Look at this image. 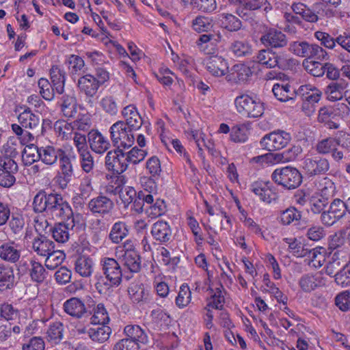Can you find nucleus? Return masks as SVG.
I'll use <instances>...</instances> for the list:
<instances>
[{"label": "nucleus", "instance_id": "nucleus-1", "mask_svg": "<svg viewBox=\"0 0 350 350\" xmlns=\"http://www.w3.org/2000/svg\"><path fill=\"white\" fill-rule=\"evenodd\" d=\"M33 208L35 212H45L53 219H66L72 215L68 203L57 193L39 192L33 198Z\"/></svg>", "mask_w": 350, "mask_h": 350}, {"label": "nucleus", "instance_id": "nucleus-2", "mask_svg": "<svg viewBox=\"0 0 350 350\" xmlns=\"http://www.w3.org/2000/svg\"><path fill=\"white\" fill-rule=\"evenodd\" d=\"M255 61L267 68L285 70L293 64L294 59L290 57L286 50L273 51L266 48L258 51Z\"/></svg>", "mask_w": 350, "mask_h": 350}, {"label": "nucleus", "instance_id": "nucleus-3", "mask_svg": "<svg viewBox=\"0 0 350 350\" xmlns=\"http://www.w3.org/2000/svg\"><path fill=\"white\" fill-rule=\"evenodd\" d=\"M74 124L78 130L75 133L74 143L80 155L81 167L85 172H88V159L86 157L88 155V133L85 130L88 125V116H86V113L80 112Z\"/></svg>", "mask_w": 350, "mask_h": 350}, {"label": "nucleus", "instance_id": "nucleus-4", "mask_svg": "<svg viewBox=\"0 0 350 350\" xmlns=\"http://www.w3.org/2000/svg\"><path fill=\"white\" fill-rule=\"evenodd\" d=\"M237 111L247 118H258L265 111V103L258 98H253L247 94H242L234 100Z\"/></svg>", "mask_w": 350, "mask_h": 350}, {"label": "nucleus", "instance_id": "nucleus-5", "mask_svg": "<svg viewBox=\"0 0 350 350\" xmlns=\"http://www.w3.org/2000/svg\"><path fill=\"white\" fill-rule=\"evenodd\" d=\"M272 180L284 189L297 188L302 182V176L295 167L287 166L275 169L271 174Z\"/></svg>", "mask_w": 350, "mask_h": 350}, {"label": "nucleus", "instance_id": "nucleus-6", "mask_svg": "<svg viewBox=\"0 0 350 350\" xmlns=\"http://www.w3.org/2000/svg\"><path fill=\"white\" fill-rule=\"evenodd\" d=\"M291 140L289 133L276 130L265 135L260 142L261 147L268 151H275L286 147Z\"/></svg>", "mask_w": 350, "mask_h": 350}, {"label": "nucleus", "instance_id": "nucleus-7", "mask_svg": "<svg viewBox=\"0 0 350 350\" xmlns=\"http://www.w3.org/2000/svg\"><path fill=\"white\" fill-rule=\"evenodd\" d=\"M111 138L114 146L123 148L131 147L135 140L134 135L123 121L114 123L110 128Z\"/></svg>", "mask_w": 350, "mask_h": 350}, {"label": "nucleus", "instance_id": "nucleus-8", "mask_svg": "<svg viewBox=\"0 0 350 350\" xmlns=\"http://www.w3.org/2000/svg\"><path fill=\"white\" fill-rule=\"evenodd\" d=\"M260 41L266 48L273 51L286 50L288 40L287 36L275 28H269L264 31Z\"/></svg>", "mask_w": 350, "mask_h": 350}, {"label": "nucleus", "instance_id": "nucleus-9", "mask_svg": "<svg viewBox=\"0 0 350 350\" xmlns=\"http://www.w3.org/2000/svg\"><path fill=\"white\" fill-rule=\"evenodd\" d=\"M74 249L76 253L75 271L81 276H88V240L85 234H80Z\"/></svg>", "mask_w": 350, "mask_h": 350}, {"label": "nucleus", "instance_id": "nucleus-10", "mask_svg": "<svg viewBox=\"0 0 350 350\" xmlns=\"http://www.w3.org/2000/svg\"><path fill=\"white\" fill-rule=\"evenodd\" d=\"M105 165L114 174H122L129 166L125 152L120 148L109 151L105 157Z\"/></svg>", "mask_w": 350, "mask_h": 350}, {"label": "nucleus", "instance_id": "nucleus-11", "mask_svg": "<svg viewBox=\"0 0 350 350\" xmlns=\"http://www.w3.org/2000/svg\"><path fill=\"white\" fill-rule=\"evenodd\" d=\"M304 169L309 177L325 174L329 169V163L325 158L315 155L306 157L304 161Z\"/></svg>", "mask_w": 350, "mask_h": 350}, {"label": "nucleus", "instance_id": "nucleus-12", "mask_svg": "<svg viewBox=\"0 0 350 350\" xmlns=\"http://www.w3.org/2000/svg\"><path fill=\"white\" fill-rule=\"evenodd\" d=\"M103 269L111 286H118L122 282L123 273L120 264L114 258H106L103 261Z\"/></svg>", "mask_w": 350, "mask_h": 350}, {"label": "nucleus", "instance_id": "nucleus-13", "mask_svg": "<svg viewBox=\"0 0 350 350\" xmlns=\"http://www.w3.org/2000/svg\"><path fill=\"white\" fill-rule=\"evenodd\" d=\"M250 189L259 197L261 201L267 204H270L278 198V195L275 192V189L271 185L270 182H254L250 185Z\"/></svg>", "mask_w": 350, "mask_h": 350}, {"label": "nucleus", "instance_id": "nucleus-14", "mask_svg": "<svg viewBox=\"0 0 350 350\" xmlns=\"http://www.w3.org/2000/svg\"><path fill=\"white\" fill-rule=\"evenodd\" d=\"M206 70L213 76L221 77L226 74L228 70V63L221 56H211L205 61Z\"/></svg>", "mask_w": 350, "mask_h": 350}, {"label": "nucleus", "instance_id": "nucleus-15", "mask_svg": "<svg viewBox=\"0 0 350 350\" xmlns=\"http://www.w3.org/2000/svg\"><path fill=\"white\" fill-rule=\"evenodd\" d=\"M151 234L157 241L163 244L170 241L172 231L167 221L159 220L152 225Z\"/></svg>", "mask_w": 350, "mask_h": 350}, {"label": "nucleus", "instance_id": "nucleus-16", "mask_svg": "<svg viewBox=\"0 0 350 350\" xmlns=\"http://www.w3.org/2000/svg\"><path fill=\"white\" fill-rule=\"evenodd\" d=\"M61 100V111L65 117L73 118L78 111L77 108L79 109V113L81 112L86 113V115L88 114V111L84 107L81 105L77 107V101L74 96L65 94L62 96Z\"/></svg>", "mask_w": 350, "mask_h": 350}, {"label": "nucleus", "instance_id": "nucleus-17", "mask_svg": "<svg viewBox=\"0 0 350 350\" xmlns=\"http://www.w3.org/2000/svg\"><path fill=\"white\" fill-rule=\"evenodd\" d=\"M272 92L275 97L280 102L293 101L298 95V90L296 91L288 83H275L273 86Z\"/></svg>", "mask_w": 350, "mask_h": 350}, {"label": "nucleus", "instance_id": "nucleus-18", "mask_svg": "<svg viewBox=\"0 0 350 350\" xmlns=\"http://www.w3.org/2000/svg\"><path fill=\"white\" fill-rule=\"evenodd\" d=\"M325 284V280L320 273L305 274L299 280V285L304 292L309 293L317 287Z\"/></svg>", "mask_w": 350, "mask_h": 350}, {"label": "nucleus", "instance_id": "nucleus-19", "mask_svg": "<svg viewBox=\"0 0 350 350\" xmlns=\"http://www.w3.org/2000/svg\"><path fill=\"white\" fill-rule=\"evenodd\" d=\"M122 115L126 120L125 124L132 132L141 128L142 119L134 106L129 105L124 107Z\"/></svg>", "mask_w": 350, "mask_h": 350}, {"label": "nucleus", "instance_id": "nucleus-20", "mask_svg": "<svg viewBox=\"0 0 350 350\" xmlns=\"http://www.w3.org/2000/svg\"><path fill=\"white\" fill-rule=\"evenodd\" d=\"M21 257V250L14 242L3 243L0 245V258L9 263L17 262Z\"/></svg>", "mask_w": 350, "mask_h": 350}, {"label": "nucleus", "instance_id": "nucleus-21", "mask_svg": "<svg viewBox=\"0 0 350 350\" xmlns=\"http://www.w3.org/2000/svg\"><path fill=\"white\" fill-rule=\"evenodd\" d=\"M111 334V329L107 325H91L89 327V338L94 342H105L109 339Z\"/></svg>", "mask_w": 350, "mask_h": 350}, {"label": "nucleus", "instance_id": "nucleus-22", "mask_svg": "<svg viewBox=\"0 0 350 350\" xmlns=\"http://www.w3.org/2000/svg\"><path fill=\"white\" fill-rule=\"evenodd\" d=\"M89 144L92 150L98 154L104 153L109 148V143L96 130L89 131Z\"/></svg>", "mask_w": 350, "mask_h": 350}, {"label": "nucleus", "instance_id": "nucleus-23", "mask_svg": "<svg viewBox=\"0 0 350 350\" xmlns=\"http://www.w3.org/2000/svg\"><path fill=\"white\" fill-rule=\"evenodd\" d=\"M112 201L105 196H98L89 202V209L94 216L95 213L103 215L108 213L113 208Z\"/></svg>", "mask_w": 350, "mask_h": 350}, {"label": "nucleus", "instance_id": "nucleus-24", "mask_svg": "<svg viewBox=\"0 0 350 350\" xmlns=\"http://www.w3.org/2000/svg\"><path fill=\"white\" fill-rule=\"evenodd\" d=\"M32 247L38 255L46 256L50 252H53L55 243L46 237L40 235L33 239Z\"/></svg>", "mask_w": 350, "mask_h": 350}, {"label": "nucleus", "instance_id": "nucleus-25", "mask_svg": "<svg viewBox=\"0 0 350 350\" xmlns=\"http://www.w3.org/2000/svg\"><path fill=\"white\" fill-rule=\"evenodd\" d=\"M64 311L70 316L81 318L86 312V308L83 302L79 298L72 297L64 304Z\"/></svg>", "mask_w": 350, "mask_h": 350}, {"label": "nucleus", "instance_id": "nucleus-26", "mask_svg": "<svg viewBox=\"0 0 350 350\" xmlns=\"http://www.w3.org/2000/svg\"><path fill=\"white\" fill-rule=\"evenodd\" d=\"M40 160L46 165H53L57 159L65 154V152L60 148H55L53 146H47L40 148Z\"/></svg>", "mask_w": 350, "mask_h": 350}, {"label": "nucleus", "instance_id": "nucleus-27", "mask_svg": "<svg viewBox=\"0 0 350 350\" xmlns=\"http://www.w3.org/2000/svg\"><path fill=\"white\" fill-rule=\"evenodd\" d=\"M89 83H91V89L89 90V96H92L97 91L98 87L104 83L109 78L108 72L101 67L94 68V72L89 74Z\"/></svg>", "mask_w": 350, "mask_h": 350}, {"label": "nucleus", "instance_id": "nucleus-28", "mask_svg": "<svg viewBox=\"0 0 350 350\" xmlns=\"http://www.w3.org/2000/svg\"><path fill=\"white\" fill-rule=\"evenodd\" d=\"M298 94L301 96L302 100L315 106L320 100L322 92L317 88L308 84L301 85L298 89Z\"/></svg>", "mask_w": 350, "mask_h": 350}, {"label": "nucleus", "instance_id": "nucleus-29", "mask_svg": "<svg viewBox=\"0 0 350 350\" xmlns=\"http://www.w3.org/2000/svg\"><path fill=\"white\" fill-rule=\"evenodd\" d=\"M18 120L20 124L25 129H35L40 124L39 115L33 113L29 108L21 112L18 116Z\"/></svg>", "mask_w": 350, "mask_h": 350}, {"label": "nucleus", "instance_id": "nucleus-30", "mask_svg": "<svg viewBox=\"0 0 350 350\" xmlns=\"http://www.w3.org/2000/svg\"><path fill=\"white\" fill-rule=\"evenodd\" d=\"M51 79L57 93L62 94L64 90L65 72L58 66H53L50 70Z\"/></svg>", "mask_w": 350, "mask_h": 350}, {"label": "nucleus", "instance_id": "nucleus-31", "mask_svg": "<svg viewBox=\"0 0 350 350\" xmlns=\"http://www.w3.org/2000/svg\"><path fill=\"white\" fill-rule=\"evenodd\" d=\"M124 265L131 273H137L141 269V258L133 250H127L123 256Z\"/></svg>", "mask_w": 350, "mask_h": 350}, {"label": "nucleus", "instance_id": "nucleus-32", "mask_svg": "<svg viewBox=\"0 0 350 350\" xmlns=\"http://www.w3.org/2000/svg\"><path fill=\"white\" fill-rule=\"evenodd\" d=\"M69 224L62 222L55 224L54 226L49 228L53 238L59 243H65L70 239Z\"/></svg>", "mask_w": 350, "mask_h": 350}, {"label": "nucleus", "instance_id": "nucleus-33", "mask_svg": "<svg viewBox=\"0 0 350 350\" xmlns=\"http://www.w3.org/2000/svg\"><path fill=\"white\" fill-rule=\"evenodd\" d=\"M124 332L127 338L137 342L139 344L148 342V336L144 330L137 325H129L124 329Z\"/></svg>", "mask_w": 350, "mask_h": 350}, {"label": "nucleus", "instance_id": "nucleus-34", "mask_svg": "<svg viewBox=\"0 0 350 350\" xmlns=\"http://www.w3.org/2000/svg\"><path fill=\"white\" fill-rule=\"evenodd\" d=\"M291 8L296 15L307 22L315 23L319 20L318 16L307 5L302 3H293Z\"/></svg>", "mask_w": 350, "mask_h": 350}, {"label": "nucleus", "instance_id": "nucleus-35", "mask_svg": "<svg viewBox=\"0 0 350 350\" xmlns=\"http://www.w3.org/2000/svg\"><path fill=\"white\" fill-rule=\"evenodd\" d=\"M252 72L250 68L245 64H236L232 68L230 80L232 79L236 83H245L252 76Z\"/></svg>", "mask_w": 350, "mask_h": 350}, {"label": "nucleus", "instance_id": "nucleus-36", "mask_svg": "<svg viewBox=\"0 0 350 350\" xmlns=\"http://www.w3.org/2000/svg\"><path fill=\"white\" fill-rule=\"evenodd\" d=\"M14 275L13 269L0 264V291L10 288L13 286Z\"/></svg>", "mask_w": 350, "mask_h": 350}, {"label": "nucleus", "instance_id": "nucleus-37", "mask_svg": "<svg viewBox=\"0 0 350 350\" xmlns=\"http://www.w3.org/2000/svg\"><path fill=\"white\" fill-rule=\"evenodd\" d=\"M29 274L33 282L42 283L46 279L47 272L40 262L31 260Z\"/></svg>", "mask_w": 350, "mask_h": 350}, {"label": "nucleus", "instance_id": "nucleus-38", "mask_svg": "<svg viewBox=\"0 0 350 350\" xmlns=\"http://www.w3.org/2000/svg\"><path fill=\"white\" fill-rule=\"evenodd\" d=\"M345 81L332 82L326 88L325 93L327 98L331 101H336L342 98L343 90L347 87Z\"/></svg>", "mask_w": 350, "mask_h": 350}, {"label": "nucleus", "instance_id": "nucleus-39", "mask_svg": "<svg viewBox=\"0 0 350 350\" xmlns=\"http://www.w3.org/2000/svg\"><path fill=\"white\" fill-rule=\"evenodd\" d=\"M262 5V0H247L243 3V7L237 9V14L243 19L247 21L254 10L260 9Z\"/></svg>", "mask_w": 350, "mask_h": 350}, {"label": "nucleus", "instance_id": "nucleus-40", "mask_svg": "<svg viewBox=\"0 0 350 350\" xmlns=\"http://www.w3.org/2000/svg\"><path fill=\"white\" fill-rule=\"evenodd\" d=\"M345 266V261L340 259L338 252L335 251L332 254L331 260L326 265L325 273L330 276L335 277V274L340 271Z\"/></svg>", "mask_w": 350, "mask_h": 350}, {"label": "nucleus", "instance_id": "nucleus-41", "mask_svg": "<svg viewBox=\"0 0 350 350\" xmlns=\"http://www.w3.org/2000/svg\"><path fill=\"white\" fill-rule=\"evenodd\" d=\"M329 203V198L323 194L317 193L310 199V208L314 214L323 213Z\"/></svg>", "mask_w": 350, "mask_h": 350}, {"label": "nucleus", "instance_id": "nucleus-42", "mask_svg": "<svg viewBox=\"0 0 350 350\" xmlns=\"http://www.w3.org/2000/svg\"><path fill=\"white\" fill-rule=\"evenodd\" d=\"M128 293L133 303L139 304L147 299L148 293H146L143 284H131L128 288Z\"/></svg>", "mask_w": 350, "mask_h": 350}, {"label": "nucleus", "instance_id": "nucleus-43", "mask_svg": "<svg viewBox=\"0 0 350 350\" xmlns=\"http://www.w3.org/2000/svg\"><path fill=\"white\" fill-rule=\"evenodd\" d=\"M64 325L59 321L50 325L46 334L49 341L53 344L59 343L63 338Z\"/></svg>", "mask_w": 350, "mask_h": 350}, {"label": "nucleus", "instance_id": "nucleus-44", "mask_svg": "<svg viewBox=\"0 0 350 350\" xmlns=\"http://www.w3.org/2000/svg\"><path fill=\"white\" fill-rule=\"evenodd\" d=\"M312 44L305 41H295L290 44L288 51L299 57L309 58Z\"/></svg>", "mask_w": 350, "mask_h": 350}, {"label": "nucleus", "instance_id": "nucleus-45", "mask_svg": "<svg viewBox=\"0 0 350 350\" xmlns=\"http://www.w3.org/2000/svg\"><path fill=\"white\" fill-rule=\"evenodd\" d=\"M45 266L47 269L54 270L64 260L66 254L61 250H55L46 256Z\"/></svg>", "mask_w": 350, "mask_h": 350}, {"label": "nucleus", "instance_id": "nucleus-46", "mask_svg": "<svg viewBox=\"0 0 350 350\" xmlns=\"http://www.w3.org/2000/svg\"><path fill=\"white\" fill-rule=\"evenodd\" d=\"M191 27L197 32H207L213 27V19L205 16L199 15L192 21Z\"/></svg>", "mask_w": 350, "mask_h": 350}, {"label": "nucleus", "instance_id": "nucleus-47", "mask_svg": "<svg viewBox=\"0 0 350 350\" xmlns=\"http://www.w3.org/2000/svg\"><path fill=\"white\" fill-rule=\"evenodd\" d=\"M192 10L202 13L213 12L217 7L216 0H192Z\"/></svg>", "mask_w": 350, "mask_h": 350}, {"label": "nucleus", "instance_id": "nucleus-48", "mask_svg": "<svg viewBox=\"0 0 350 350\" xmlns=\"http://www.w3.org/2000/svg\"><path fill=\"white\" fill-rule=\"evenodd\" d=\"M127 234L128 229L125 223L118 221L113 224L109 234V238L113 243H118L122 241Z\"/></svg>", "mask_w": 350, "mask_h": 350}, {"label": "nucleus", "instance_id": "nucleus-49", "mask_svg": "<svg viewBox=\"0 0 350 350\" xmlns=\"http://www.w3.org/2000/svg\"><path fill=\"white\" fill-rule=\"evenodd\" d=\"M221 21L222 26L228 31H237L241 28V21L231 14H221Z\"/></svg>", "mask_w": 350, "mask_h": 350}, {"label": "nucleus", "instance_id": "nucleus-50", "mask_svg": "<svg viewBox=\"0 0 350 350\" xmlns=\"http://www.w3.org/2000/svg\"><path fill=\"white\" fill-rule=\"evenodd\" d=\"M229 50L237 57H245L252 53L251 47L247 42L239 40L234 41Z\"/></svg>", "mask_w": 350, "mask_h": 350}, {"label": "nucleus", "instance_id": "nucleus-51", "mask_svg": "<svg viewBox=\"0 0 350 350\" xmlns=\"http://www.w3.org/2000/svg\"><path fill=\"white\" fill-rule=\"evenodd\" d=\"M22 157L25 165H31L40 159V148L33 144L27 146L23 149Z\"/></svg>", "mask_w": 350, "mask_h": 350}, {"label": "nucleus", "instance_id": "nucleus-52", "mask_svg": "<svg viewBox=\"0 0 350 350\" xmlns=\"http://www.w3.org/2000/svg\"><path fill=\"white\" fill-rule=\"evenodd\" d=\"M91 325L104 324L107 325L109 321V317L104 305L99 304L94 309V314L91 317Z\"/></svg>", "mask_w": 350, "mask_h": 350}, {"label": "nucleus", "instance_id": "nucleus-53", "mask_svg": "<svg viewBox=\"0 0 350 350\" xmlns=\"http://www.w3.org/2000/svg\"><path fill=\"white\" fill-rule=\"evenodd\" d=\"M74 126L64 120H59L54 124V130L62 139L70 138Z\"/></svg>", "mask_w": 350, "mask_h": 350}, {"label": "nucleus", "instance_id": "nucleus-54", "mask_svg": "<svg viewBox=\"0 0 350 350\" xmlns=\"http://www.w3.org/2000/svg\"><path fill=\"white\" fill-rule=\"evenodd\" d=\"M309 252L306 257L311 261L312 266L315 267H321L325 261V248L317 247L313 249H309Z\"/></svg>", "mask_w": 350, "mask_h": 350}, {"label": "nucleus", "instance_id": "nucleus-55", "mask_svg": "<svg viewBox=\"0 0 350 350\" xmlns=\"http://www.w3.org/2000/svg\"><path fill=\"white\" fill-rule=\"evenodd\" d=\"M166 210V206L164 200L157 199L155 202L145 208L146 215L152 218L158 217L163 215Z\"/></svg>", "mask_w": 350, "mask_h": 350}, {"label": "nucleus", "instance_id": "nucleus-56", "mask_svg": "<svg viewBox=\"0 0 350 350\" xmlns=\"http://www.w3.org/2000/svg\"><path fill=\"white\" fill-rule=\"evenodd\" d=\"M191 292L187 284H183L180 286V291L176 297V304L183 308L187 306L191 301Z\"/></svg>", "mask_w": 350, "mask_h": 350}, {"label": "nucleus", "instance_id": "nucleus-57", "mask_svg": "<svg viewBox=\"0 0 350 350\" xmlns=\"http://www.w3.org/2000/svg\"><path fill=\"white\" fill-rule=\"evenodd\" d=\"M224 286L221 284H219V287H217L215 290L211 288H208L211 293V299L213 301L208 304V306H211L217 310H221L223 308V304L224 303V297L222 295V291H224Z\"/></svg>", "mask_w": 350, "mask_h": 350}, {"label": "nucleus", "instance_id": "nucleus-58", "mask_svg": "<svg viewBox=\"0 0 350 350\" xmlns=\"http://www.w3.org/2000/svg\"><path fill=\"white\" fill-rule=\"evenodd\" d=\"M59 161L62 174L64 175L63 178L64 182V183H60V184L62 186H66L72 175V167L70 159L66 153L60 157Z\"/></svg>", "mask_w": 350, "mask_h": 350}, {"label": "nucleus", "instance_id": "nucleus-59", "mask_svg": "<svg viewBox=\"0 0 350 350\" xmlns=\"http://www.w3.org/2000/svg\"><path fill=\"white\" fill-rule=\"evenodd\" d=\"M40 93L43 98L51 100L54 97L55 89L46 79L41 78L38 81Z\"/></svg>", "mask_w": 350, "mask_h": 350}, {"label": "nucleus", "instance_id": "nucleus-60", "mask_svg": "<svg viewBox=\"0 0 350 350\" xmlns=\"http://www.w3.org/2000/svg\"><path fill=\"white\" fill-rule=\"evenodd\" d=\"M248 131L243 124L235 125L230 131V139L234 142H245L247 139Z\"/></svg>", "mask_w": 350, "mask_h": 350}, {"label": "nucleus", "instance_id": "nucleus-61", "mask_svg": "<svg viewBox=\"0 0 350 350\" xmlns=\"http://www.w3.org/2000/svg\"><path fill=\"white\" fill-rule=\"evenodd\" d=\"M301 217L299 211L294 207H290L281 213L280 220L284 225H288L293 221L300 219Z\"/></svg>", "mask_w": 350, "mask_h": 350}, {"label": "nucleus", "instance_id": "nucleus-62", "mask_svg": "<svg viewBox=\"0 0 350 350\" xmlns=\"http://www.w3.org/2000/svg\"><path fill=\"white\" fill-rule=\"evenodd\" d=\"M335 282L342 287L350 286V266L346 265L340 271L335 274Z\"/></svg>", "mask_w": 350, "mask_h": 350}, {"label": "nucleus", "instance_id": "nucleus-63", "mask_svg": "<svg viewBox=\"0 0 350 350\" xmlns=\"http://www.w3.org/2000/svg\"><path fill=\"white\" fill-rule=\"evenodd\" d=\"M125 154L128 161V165L129 163L135 165L143 161L147 153L145 150L135 147Z\"/></svg>", "mask_w": 350, "mask_h": 350}, {"label": "nucleus", "instance_id": "nucleus-64", "mask_svg": "<svg viewBox=\"0 0 350 350\" xmlns=\"http://www.w3.org/2000/svg\"><path fill=\"white\" fill-rule=\"evenodd\" d=\"M289 251L296 257H306L308 254L309 248L306 247L301 242L298 241L296 239H293L289 243Z\"/></svg>", "mask_w": 350, "mask_h": 350}]
</instances>
